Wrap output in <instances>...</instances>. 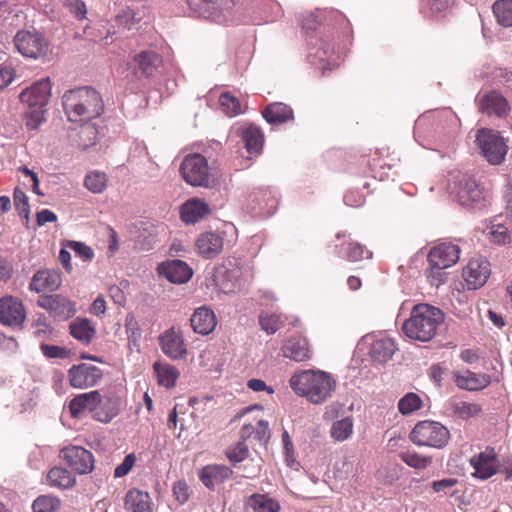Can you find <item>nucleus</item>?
Here are the masks:
<instances>
[{"mask_svg":"<svg viewBox=\"0 0 512 512\" xmlns=\"http://www.w3.org/2000/svg\"><path fill=\"white\" fill-rule=\"evenodd\" d=\"M460 258V248L457 244L443 242L432 248L428 254L429 265L451 267Z\"/></svg>","mask_w":512,"mask_h":512,"instance_id":"20","label":"nucleus"},{"mask_svg":"<svg viewBox=\"0 0 512 512\" xmlns=\"http://www.w3.org/2000/svg\"><path fill=\"white\" fill-rule=\"evenodd\" d=\"M179 172L183 180L194 187L209 188L214 182L207 159L199 153H191L184 157Z\"/></svg>","mask_w":512,"mask_h":512,"instance_id":"7","label":"nucleus"},{"mask_svg":"<svg viewBox=\"0 0 512 512\" xmlns=\"http://www.w3.org/2000/svg\"><path fill=\"white\" fill-rule=\"evenodd\" d=\"M45 120V110L43 108H29V111L25 113V124L28 129H37Z\"/></svg>","mask_w":512,"mask_h":512,"instance_id":"54","label":"nucleus"},{"mask_svg":"<svg viewBox=\"0 0 512 512\" xmlns=\"http://www.w3.org/2000/svg\"><path fill=\"white\" fill-rule=\"evenodd\" d=\"M492 10L499 25L505 28L512 26V0H497Z\"/></svg>","mask_w":512,"mask_h":512,"instance_id":"41","label":"nucleus"},{"mask_svg":"<svg viewBox=\"0 0 512 512\" xmlns=\"http://www.w3.org/2000/svg\"><path fill=\"white\" fill-rule=\"evenodd\" d=\"M262 116L268 123L277 125L293 119V110L284 103L275 102L265 107Z\"/></svg>","mask_w":512,"mask_h":512,"instance_id":"33","label":"nucleus"},{"mask_svg":"<svg viewBox=\"0 0 512 512\" xmlns=\"http://www.w3.org/2000/svg\"><path fill=\"white\" fill-rule=\"evenodd\" d=\"M448 190L463 207H473L484 200V194L474 176L468 172L456 171L449 175Z\"/></svg>","mask_w":512,"mask_h":512,"instance_id":"5","label":"nucleus"},{"mask_svg":"<svg viewBox=\"0 0 512 512\" xmlns=\"http://www.w3.org/2000/svg\"><path fill=\"white\" fill-rule=\"evenodd\" d=\"M240 136L249 154H259L264 143V135L261 129L253 124L242 127Z\"/></svg>","mask_w":512,"mask_h":512,"instance_id":"32","label":"nucleus"},{"mask_svg":"<svg viewBox=\"0 0 512 512\" xmlns=\"http://www.w3.org/2000/svg\"><path fill=\"white\" fill-rule=\"evenodd\" d=\"M124 507L128 512H151L150 496L137 489L129 490L125 496Z\"/></svg>","mask_w":512,"mask_h":512,"instance_id":"36","label":"nucleus"},{"mask_svg":"<svg viewBox=\"0 0 512 512\" xmlns=\"http://www.w3.org/2000/svg\"><path fill=\"white\" fill-rule=\"evenodd\" d=\"M475 143L489 164L500 165L504 162L508 145L501 132L481 128L477 131Z\"/></svg>","mask_w":512,"mask_h":512,"instance_id":"6","label":"nucleus"},{"mask_svg":"<svg viewBox=\"0 0 512 512\" xmlns=\"http://www.w3.org/2000/svg\"><path fill=\"white\" fill-rule=\"evenodd\" d=\"M470 464L475 470L473 475L482 480H486L497 473L498 461L494 449H486L475 455L471 458Z\"/></svg>","mask_w":512,"mask_h":512,"instance_id":"21","label":"nucleus"},{"mask_svg":"<svg viewBox=\"0 0 512 512\" xmlns=\"http://www.w3.org/2000/svg\"><path fill=\"white\" fill-rule=\"evenodd\" d=\"M401 460L408 466L415 469H423L428 466L430 459L414 451H406L400 454Z\"/></svg>","mask_w":512,"mask_h":512,"instance_id":"53","label":"nucleus"},{"mask_svg":"<svg viewBox=\"0 0 512 512\" xmlns=\"http://www.w3.org/2000/svg\"><path fill=\"white\" fill-rule=\"evenodd\" d=\"M69 329L75 339L85 344H88L95 335V328L88 319H75Z\"/></svg>","mask_w":512,"mask_h":512,"instance_id":"39","label":"nucleus"},{"mask_svg":"<svg viewBox=\"0 0 512 512\" xmlns=\"http://www.w3.org/2000/svg\"><path fill=\"white\" fill-rule=\"evenodd\" d=\"M190 324L193 331L200 335H208L215 329L217 318L210 308L201 306L195 309L190 317Z\"/></svg>","mask_w":512,"mask_h":512,"instance_id":"26","label":"nucleus"},{"mask_svg":"<svg viewBox=\"0 0 512 512\" xmlns=\"http://www.w3.org/2000/svg\"><path fill=\"white\" fill-rule=\"evenodd\" d=\"M135 455L130 453L125 456L123 462L114 470V477L121 478L129 473L135 463Z\"/></svg>","mask_w":512,"mask_h":512,"instance_id":"61","label":"nucleus"},{"mask_svg":"<svg viewBox=\"0 0 512 512\" xmlns=\"http://www.w3.org/2000/svg\"><path fill=\"white\" fill-rule=\"evenodd\" d=\"M60 507V501L50 495H41L37 497L32 504L34 512H54Z\"/></svg>","mask_w":512,"mask_h":512,"instance_id":"48","label":"nucleus"},{"mask_svg":"<svg viewBox=\"0 0 512 512\" xmlns=\"http://www.w3.org/2000/svg\"><path fill=\"white\" fill-rule=\"evenodd\" d=\"M62 283V276L59 270L43 269L38 270L30 282V290L36 293L43 291H56Z\"/></svg>","mask_w":512,"mask_h":512,"instance_id":"24","label":"nucleus"},{"mask_svg":"<svg viewBox=\"0 0 512 512\" xmlns=\"http://www.w3.org/2000/svg\"><path fill=\"white\" fill-rule=\"evenodd\" d=\"M248 445L244 441H239L226 450V456L233 464L240 463L248 457Z\"/></svg>","mask_w":512,"mask_h":512,"instance_id":"51","label":"nucleus"},{"mask_svg":"<svg viewBox=\"0 0 512 512\" xmlns=\"http://www.w3.org/2000/svg\"><path fill=\"white\" fill-rule=\"evenodd\" d=\"M101 402V394L97 390L75 396L69 403L72 417H80L85 411L96 413L97 405Z\"/></svg>","mask_w":512,"mask_h":512,"instance_id":"28","label":"nucleus"},{"mask_svg":"<svg viewBox=\"0 0 512 512\" xmlns=\"http://www.w3.org/2000/svg\"><path fill=\"white\" fill-rule=\"evenodd\" d=\"M365 341L369 342L368 354L373 362L383 364L391 360L395 351L397 350L396 344L393 339L389 337H365Z\"/></svg>","mask_w":512,"mask_h":512,"instance_id":"23","label":"nucleus"},{"mask_svg":"<svg viewBox=\"0 0 512 512\" xmlns=\"http://www.w3.org/2000/svg\"><path fill=\"white\" fill-rule=\"evenodd\" d=\"M494 242L498 244H504L509 238L508 228L502 224L492 226L491 231Z\"/></svg>","mask_w":512,"mask_h":512,"instance_id":"64","label":"nucleus"},{"mask_svg":"<svg viewBox=\"0 0 512 512\" xmlns=\"http://www.w3.org/2000/svg\"><path fill=\"white\" fill-rule=\"evenodd\" d=\"M491 273L490 264L484 258H475L469 261L463 270V278L468 289L476 290L482 287Z\"/></svg>","mask_w":512,"mask_h":512,"instance_id":"18","label":"nucleus"},{"mask_svg":"<svg viewBox=\"0 0 512 512\" xmlns=\"http://www.w3.org/2000/svg\"><path fill=\"white\" fill-rule=\"evenodd\" d=\"M232 475V470L225 465H207L200 472V480L209 489L224 482Z\"/></svg>","mask_w":512,"mask_h":512,"instance_id":"31","label":"nucleus"},{"mask_svg":"<svg viewBox=\"0 0 512 512\" xmlns=\"http://www.w3.org/2000/svg\"><path fill=\"white\" fill-rule=\"evenodd\" d=\"M102 377V370L91 364L81 363L73 365L68 370L70 385L77 389L93 387L98 384Z\"/></svg>","mask_w":512,"mask_h":512,"instance_id":"12","label":"nucleus"},{"mask_svg":"<svg viewBox=\"0 0 512 512\" xmlns=\"http://www.w3.org/2000/svg\"><path fill=\"white\" fill-rule=\"evenodd\" d=\"M479 109L490 117L504 118L507 116L510 107L504 96L496 91H492L481 98Z\"/></svg>","mask_w":512,"mask_h":512,"instance_id":"25","label":"nucleus"},{"mask_svg":"<svg viewBox=\"0 0 512 512\" xmlns=\"http://www.w3.org/2000/svg\"><path fill=\"white\" fill-rule=\"evenodd\" d=\"M84 186L93 194L102 193L107 186V176L103 172L90 171L84 178Z\"/></svg>","mask_w":512,"mask_h":512,"instance_id":"43","label":"nucleus"},{"mask_svg":"<svg viewBox=\"0 0 512 512\" xmlns=\"http://www.w3.org/2000/svg\"><path fill=\"white\" fill-rule=\"evenodd\" d=\"M445 269H447V267L429 265V268L425 271V275L431 286L438 288L447 281L448 274Z\"/></svg>","mask_w":512,"mask_h":512,"instance_id":"52","label":"nucleus"},{"mask_svg":"<svg viewBox=\"0 0 512 512\" xmlns=\"http://www.w3.org/2000/svg\"><path fill=\"white\" fill-rule=\"evenodd\" d=\"M371 256V251L367 250L360 243L353 241L347 243L346 251L343 253V257L352 262H357L364 258H371Z\"/></svg>","mask_w":512,"mask_h":512,"instance_id":"49","label":"nucleus"},{"mask_svg":"<svg viewBox=\"0 0 512 512\" xmlns=\"http://www.w3.org/2000/svg\"><path fill=\"white\" fill-rule=\"evenodd\" d=\"M14 77L15 71L11 66L0 65V90L11 84Z\"/></svg>","mask_w":512,"mask_h":512,"instance_id":"63","label":"nucleus"},{"mask_svg":"<svg viewBox=\"0 0 512 512\" xmlns=\"http://www.w3.org/2000/svg\"><path fill=\"white\" fill-rule=\"evenodd\" d=\"M190 8L199 17L226 24L232 20L234 0H188Z\"/></svg>","mask_w":512,"mask_h":512,"instance_id":"10","label":"nucleus"},{"mask_svg":"<svg viewBox=\"0 0 512 512\" xmlns=\"http://www.w3.org/2000/svg\"><path fill=\"white\" fill-rule=\"evenodd\" d=\"M61 457L79 474H88L94 468L93 454L81 446H68L61 450Z\"/></svg>","mask_w":512,"mask_h":512,"instance_id":"13","label":"nucleus"},{"mask_svg":"<svg viewBox=\"0 0 512 512\" xmlns=\"http://www.w3.org/2000/svg\"><path fill=\"white\" fill-rule=\"evenodd\" d=\"M65 6L78 19L82 20L86 17V6L80 0H65Z\"/></svg>","mask_w":512,"mask_h":512,"instance_id":"60","label":"nucleus"},{"mask_svg":"<svg viewBox=\"0 0 512 512\" xmlns=\"http://www.w3.org/2000/svg\"><path fill=\"white\" fill-rule=\"evenodd\" d=\"M245 504L253 512H279L281 509L279 502L267 494H252Z\"/></svg>","mask_w":512,"mask_h":512,"instance_id":"37","label":"nucleus"},{"mask_svg":"<svg viewBox=\"0 0 512 512\" xmlns=\"http://www.w3.org/2000/svg\"><path fill=\"white\" fill-rule=\"evenodd\" d=\"M162 352L173 360L183 359L187 354L186 344L180 330L167 329L159 337Z\"/></svg>","mask_w":512,"mask_h":512,"instance_id":"17","label":"nucleus"},{"mask_svg":"<svg viewBox=\"0 0 512 512\" xmlns=\"http://www.w3.org/2000/svg\"><path fill=\"white\" fill-rule=\"evenodd\" d=\"M154 371L157 375L158 383L165 388H172L175 386L179 377V371L172 365L154 363Z\"/></svg>","mask_w":512,"mask_h":512,"instance_id":"40","label":"nucleus"},{"mask_svg":"<svg viewBox=\"0 0 512 512\" xmlns=\"http://www.w3.org/2000/svg\"><path fill=\"white\" fill-rule=\"evenodd\" d=\"M410 439L418 446L441 449L447 445L450 433L441 423L425 420L415 425L410 433Z\"/></svg>","mask_w":512,"mask_h":512,"instance_id":"8","label":"nucleus"},{"mask_svg":"<svg viewBox=\"0 0 512 512\" xmlns=\"http://www.w3.org/2000/svg\"><path fill=\"white\" fill-rule=\"evenodd\" d=\"M457 479L455 478H445L432 482V489L434 492L442 495H453L451 489L457 484Z\"/></svg>","mask_w":512,"mask_h":512,"instance_id":"59","label":"nucleus"},{"mask_svg":"<svg viewBox=\"0 0 512 512\" xmlns=\"http://www.w3.org/2000/svg\"><path fill=\"white\" fill-rule=\"evenodd\" d=\"M38 306L47 310L55 320L65 321L76 313V304L66 296L52 294L41 297Z\"/></svg>","mask_w":512,"mask_h":512,"instance_id":"11","label":"nucleus"},{"mask_svg":"<svg viewBox=\"0 0 512 512\" xmlns=\"http://www.w3.org/2000/svg\"><path fill=\"white\" fill-rule=\"evenodd\" d=\"M284 357L294 361H304L310 358V351L304 338L291 337L282 347Z\"/></svg>","mask_w":512,"mask_h":512,"instance_id":"35","label":"nucleus"},{"mask_svg":"<svg viewBox=\"0 0 512 512\" xmlns=\"http://www.w3.org/2000/svg\"><path fill=\"white\" fill-rule=\"evenodd\" d=\"M290 387L299 396L306 397L312 404H321L331 397L336 382L330 374L321 370H303L294 373Z\"/></svg>","mask_w":512,"mask_h":512,"instance_id":"2","label":"nucleus"},{"mask_svg":"<svg viewBox=\"0 0 512 512\" xmlns=\"http://www.w3.org/2000/svg\"><path fill=\"white\" fill-rule=\"evenodd\" d=\"M40 350L42 354L49 359H65L68 358L70 354V351L65 347L50 344H41Z\"/></svg>","mask_w":512,"mask_h":512,"instance_id":"58","label":"nucleus"},{"mask_svg":"<svg viewBox=\"0 0 512 512\" xmlns=\"http://www.w3.org/2000/svg\"><path fill=\"white\" fill-rule=\"evenodd\" d=\"M120 405V397L115 393H108L103 397L101 396V402L97 405L94 419L102 423L110 422L119 414Z\"/></svg>","mask_w":512,"mask_h":512,"instance_id":"29","label":"nucleus"},{"mask_svg":"<svg viewBox=\"0 0 512 512\" xmlns=\"http://www.w3.org/2000/svg\"><path fill=\"white\" fill-rule=\"evenodd\" d=\"M451 406L453 412L462 419L474 417L482 411V408L479 404L460 400L452 402Z\"/></svg>","mask_w":512,"mask_h":512,"instance_id":"46","label":"nucleus"},{"mask_svg":"<svg viewBox=\"0 0 512 512\" xmlns=\"http://www.w3.org/2000/svg\"><path fill=\"white\" fill-rule=\"evenodd\" d=\"M248 206L260 215L275 213L278 203L277 193L268 188L254 189L248 196Z\"/></svg>","mask_w":512,"mask_h":512,"instance_id":"16","label":"nucleus"},{"mask_svg":"<svg viewBox=\"0 0 512 512\" xmlns=\"http://www.w3.org/2000/svg\"><path fill=\"white\" fill-rule=\"evenodd\" d=\"M47 480L50 486L60 489L71 488L76 483L75 476L62 467H53L47 474Z\"/></svg>","mask_w":512,"mask_h":512,"instance_id":"38","label":"nucleus"},{"mask_svg":"<svg viewBox=\"0 0 512 512\" xmlns=\"http://www.w3.org/2000/svg\"><path fill=\"white\" fill-rule=\"evenodd\" d=\"M13 199L16 210L18 211L19 215L28 219L30 208L28 203V197L26 196L25 192L18 187L15 188L13 193Z\"/></svg>","mask_w":512,"mask_h":512,"instance_id":"56","label":"nucleus"},{"mask_svg":"<svg viewBox=\"0 0 512 512\" xmlns=\"http://www.w3.org/2000/svg\"><path fill=\"white\" fill-rule=\"evenodd\" d=\"M283 319L277 314H261L259 316V324L261 328L268 334H274L283 325Z\"/></svg>","mask_w":512,"mask_h":512,"instance_id":"50","label":"nucleus"},{"mask_svg":"<svg viewBox=\"0 0 512 512\" xmlns=\"http://www.w3.org/2000/svg\"><path fill=\"white\" fill-rule=\"evenodd\" d=\"M62 106L71 122L89 121L104 112V102L100 93L90 86L67 90L62 96Z\"/></svg>","mask_w":512,"mask_h":512,"instance_id":"1","label":"nucleus"},{"mask_svg":"<svg viewBox=\"0 0 512 512\" xmlns=\"http://www.w3.org/2000/svg\"><path fill=\"white\" fill-rule=\"evenodd\" d=\"M334 39V35L330 32H324L321 34L315 43H312L309 47L308 60L317 69L321 70L323 74L328 70H332L340 64L344 49L338 47L335 49L334 45H331V40Z\"/></svg>","mask_w":512,"mask_h":512,"instance_id":"4","label":"nucleus"},{"mask_svg":"<svg viewBox=\"0 0 512 512\" xmlns=\"http://www.w3.org/2000/svg\"><path fill=\"white\" fill-rule=\"evenodd\" d=\"M421 407V398L413 392L407 393L398 401V410L402 415H410Z\"/></svg>","mask_w":512,"mask_h":512,"instance_id":"45","label":"nucleus"},{"mask_svg":"<svg viewBox=\"0 0 512 512\" xmlns=\"http://www.w3.org/2000/svg\"><path fill=\"white\" fill-rule=\"evenodd\" d=\"M158 272L168 281L176 284L188 282L193 275V271L189 265L178 259L161 263L158 266Z\"/></svg>","mask_w":512,"mask_h":512,"instance_id":"22","label":"nucleus"},{"mask_svg":"<svg viewBox=\"0 0 512 512\" xmlns=\"http://www.w3.org/2000/svg\"><path fill=\"white\" fill-rule=\"evenodd\" d=\"M134 61L137 63L139 70L146 77L153 76L162 64V58L159 54L151 50L141 51L135 55Z\"/></svg>","mask_w":512,"mask_h":512,"instance_id":"34","label":"nucleus"},{"mask_svg":"<svg viewBox=\"0 0 512 512\" xmlns=\"http://www.w3.org/2000/svg\"><path fill=\"white\" fill-rule=\"evenodd\" d=\"M426 5L433 15H439L451 7L452 0H426Z\"/></svg>","mask_w":512,"mask_h":512,"instance_id":"62","label":"nucleus"},{"mask_svg":"<svg viewBox=\"0 0 512 512\" xmlns=\"http://www.w3.org/2000/svg\"><path fill=\"white\" fill-rule=\"evenodd\" d=\"M219 102L222 111L229 117L237 116L242 112L239 100L230 92L222 93Z\"/></svg>","mask_w":512,"mask_h":512,"instance_id":"47","label":"nucleus"},{"mask_svg":"<svg viewBox=\"0 0 512 512\" xmlns=\"http://www.w3.org/2000/svg\"><path fill=\"white\" fill-rule=\"evenodd\" d=\"M443 320L444 314L439 308L426 303L417 304L413 306L410 317L403 322L402 331L412 340L427 342L436 335Z\"/></svg>","mask_w":512,"mask_h":512,"instance_id":"3","label":"nucleus"},{"mask_svg":"<svg viewBox=\"0 0 512 512\" xmlns=\"http://www.w3.org/2000/svg\"><path fill=\"white\" fill-rule=\"evenodd\" d=\"M66 246L83 261L90 262L95 256L93 249L81 241L71 240L67 242Z\"/></svg>","mask_w":512,"mask_h":512,"instance_id":"55","label":"nucleus"},{"mask_svg":"<svg viewBox=\"0 0 512 512\" xmlns=\"http://www.w3.org/2000/svg\"><path fill=\"white\" fill-rule=\"evenodd\" d=\"M224 247L223 234L217 231H205L195 240L196 252L206 259H213L219 255Z\"/></svg>","mask_w":512,"mask_h":512,"instance_id":"19","label":"nucleus"},{"mask_svg":"<svg viewBox=\"0 0 512 512\" xmlns=\"http://www.w3.org/2000/svg\"><path fill=\"white\" fill-rule=\"evenodd\" d=\"M140 20L141 16L130 8L122 10L115 18L117 26L128 31L135 29Z\"/></svg>","mask_w":512,"mask_h":512,"instance_id":"44","label":"nucleus"},{"mask_svg":"<svg viewBox=\"0 0 512 512\" xmlns=\"http://www.w3.org/2000/svg\"><path fill=\"white\" fill-rule=\"evenodd\" d=\"M51 88L50 79L48 77L43 78L24 89L20 93L19 99L22 103L27 104L29 108H44L51 96Z\"/></svg>","mask_w":512,"mask_h":512,"instance_id":"15","label":"nucleus"},{"mask_svg":"<svg viewBox=\"0 0 512 512\" xmlns=\"http://www.w3.org/2000/svg\"><path fill=\"white\" fill-rule=\"evenodd\" d=\"M209 213V205L204 200L194 198L182 205L180 216L186 224H195Z\"/></svg>","mask_w":512,"mask_h":512,"instance_id":"30","label":"nucleus"},{"mask_svg":"<svg viewBox=\"0 0 512 512\" xmlns=\"http://www.w3.org/2000/svg\"><path fill=\"white\" fill-rule=\"evenodd\" d=\"M453 379L458 388L467 391L482 390L491 383L488 374L474 373L470 370H466L464 373L454 372Z\"/></svg>","mask_w":512,"mask_h":512,"instance_id":"27","label":"nucleus"},{"mask_svg":"<svg viewBox=\"0 0 512 512\" xmlns=\"http://www.w3.org/2000/svg\"><path fill=\"white\" fill-rule=\"evenodd\" d=\"M125 329L130 345L138 346L141 339V331L133 316H127L125 320Z\"/></svg>","mask_w":512,"mask_h":512,"instance_id":"57","label":"nucleus"},{"mask_svg":"<svg viewBox=\"0 0 512 512\" xmlns=\"http://www.w3.org/2000/svg\"><path fill=\"white\" fill-rule=\"evenodd\" d=\"M353 432V420L350 417H345L341 420L335 421L330 430L331 437L338 442L347 440Z\"/></svg>","mask_w":512,"mask_h":512,"instance_id":"42","label":"nucleus"},{"mask_svg":"<svg viewBox=\"0 0 512 512\" xmlns=\"http://www.w3.org/2000/svg\"><path fill=\"white\" fill-rule=\"evenodd\" d=\"M26 318L23 303L13 296L0 298V323L9 327H19Z\"/></svg>","mask_w":512,"mask_h":512,"instance_id":"14","label":"nucleus"},{"mask_svg":"<svg viewBox=\"0 0 512 512\" xmlns=\"http://www.w3.org/2000/svg\"><path fill=\"white\" fill-rule=\"evenodd\" d=\"M17 51L25 58L37 60L49 52V42L45 36L35 30H19L13 38Z\"/></svg>","mask_w":512,"mask_h":512,"instance_id":"9","label":"nucleus"}]
</instances>
